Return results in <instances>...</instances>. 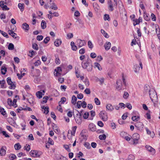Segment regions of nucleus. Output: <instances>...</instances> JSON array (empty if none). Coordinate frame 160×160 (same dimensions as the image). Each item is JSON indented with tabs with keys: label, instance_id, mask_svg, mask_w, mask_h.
Masks as SVG:
<instances>
[{
	"label": "nucleus",
	"instance_id": "obj_5",
	"mask_svg": "<svg viewBox=\"0 0 160 160\" xmlns=\"http://www.w3.org/2000/svg\"><path fill=\"white\" fill-rule=\"evenodd\" d=\"M140 135L137 133H135L132 135V138L133 139L132 143L133 144L138 143V141L139 139Z\"/></svg>",
	"mask_w": 160,
	"mask_h": 160
},
{
	"label": "nucleus",
	"instance_id": "obj_1",
	"mask_svg": "<svg viewBox=\"0 0 160 160\" xmlns=\"http://www.w3.org/2000/svg\"><path fill=\"white\" fill-rule=\"evenodd\" d=\"M82 68L84 69H86L88 72H91L92 69L93 65L91 60L89 56L86 60H83L81 62Z\"/></svg>",
	"mask_w": 160,
	"mask_h": 160
},
{
	"label": "nucleus",
	"instance_id": "obj_9",
	"mask_svg": "<svg viewBox=\"0 0 160 160\" xmlns=\"http://www.w3.org/2000/svg\"><path fill=\"white\" fill-rule=\"evenodd\" d=\"M4 2L1 1L0 2V6L2 8L3 10H9V8H8L6 5H4Z\"/></svg>",
	"mask_w": 160,
	"mask_h": 160
},
{
	"label": "nucleus",
	"instance_id": "obj_21",
	"mask_svg": "<svg viewBox=\"0 0 160 160\" xmlns=\"http://www.w3.org/2000/svg\"><path fill=\"white\" fill-rule=\"evenodd\" d=\"M42 108L44 110V113L45 114H47L49 112V108L48 106H46L45 107L44 106H43L42 107Z\"/></svg>",
	"mask_w": 160,
	"mask_h": 160
},
{
	"label": "nucleus",
	"instance_id": "obj_17",
	"mask_svg": "<svg viewBox=\"0 0 160 160\" xmlns=\"http://www.w3.org/2000/svg\"><path fill=\"white\" fill-rule=\"evenodd\" d=\"M8 34L11 35L13 38H17V34L11 30H9L8 31Z\"/></svg>",
	"mask_w": 160,
	"mask_h": 160
},
{
	"label": "nucleus",
	"instance_id": "obj_49",
	"mask_svg": "<svg viewBox=\"0 0 160 160\" xmlns=\"http://www.w3.org/2000/svg\"><path fill=\"white\" fill-rule=\"evenodd\" d=\"M134 156L132 154L129 155L128 157V160H134Z\"/></svg>",
	"mask_w": 160,
	"mask_h": 160
},
{
	"label": "nucleus",
	"instance_id": "obj_31",
	"mask_svg": "<svg viewBox=\"0 0 160 160\" xmlns=\"http://www.w3.org/2000/svg\"><path fill=\"white\" fill-rule=\"evenodd\" d=\"M111 47V43L110 42H108L107 43V45H104V47L105 49L106 50H108L110 49V47Z\"/></svg>",
	"mask_w": 160,
	"mask_h": 160
},
{
	"label": "nucleus",
	"instance_id": "obj_19",
	"mask_svg": "<svg viewBox=\"0 0 160 160\" xmlns=\"http://www.w3.org/2000/svg\"><path fill=\"white\" fill-rule=\"evenodd\" d=\"M66 99L65 97H62L61 98V101L58 102L59 106V107H61V105L62 104H63L66 101Z\"/></svg>",
	"mask_w": 160,
	"mask_h": 160
},
{
	"label": "nucleus",
	"instance_id": "obj_6",
	"mask_svg": "<svg viewBox=\"0 0 160 160\" xmlns=\"http://www.w3.org/2000/svg\"><path fill=\"white\" fill-rule=\"evenodd\" d=\"M135 126L138 130L141 132L143 128L144 125L142 122H139L135 123Z\"/></svg>",
	"mask_w": 160,
	"mask_h": 160
},
{
	"label": "nucleus",
	"instance_id": "obj_11",
	"mask_svg": "<svg viewBox=\"0 0 160 160\" xmlns=\"http://www.w3.org/2000/svg\"><path fill=\"white\" fill-rule=\"evenodd\" d=\"M108 8L109 10L111 11H113L114 8L112 1L110 0L108 1Z\"/></svg>",
	"mask_w": 160,
	"mask_h": 160
},
{
	"label": "nucleus",
	"instance_id": "obj_57",
	"mask_svg": "<svg viewBox=\"0 0 160 160\" xmlns=\"http://www.w3.org/2000/svg\"><path fill=\"white\" fill-rule=\"evenodd\" d=\"M57 70L56 69L55 70V71H56V74H60L59 73V72L60 71H62V68L60 67H58L57 68Z\"/></svg>",
	"mask_w": 160,
	"mask_h": 160
},
{
	"label": "nucleus",
	"instance_id": "obj_10",
	"mask_svg": "<svg viewBox=\"0 0 160 160\" xmlns=\"http://www.w3.org/2000/svg\"><path fill=\"white\" fill-rule=\"evenodd\" d=\"M105 79L103 78H99L97 77H95V80L96 82H99V84L102 85L104 83Z\"/></svg>",
	"mask_w": 160,
	"mask_h": 160
},
{
	"label": "nucleus",
	"instance_id": "obj_36",
	"mask_svg": "<svg viewBox=\"0 0 160 160\" xmlns=\"http://www.w3.org/2000/svg\"><path fill=\"white\" fill-rule=\"evenodd\" d=\"M104 20H108V21L110 20L109 16L108 14H105L104 16Z\"/></svg>",
	"mask_w": 160,
	"mask_h": 160
},
{
	"label": "nucleus",
	"instance_id": "obj_3",
	"mask_svg": "<svg viewBox=\"0 0 160 160\" xmlns=\"http://www.w3.org/2000/svg\"><path fill=\"white\" fill-rule=\"evenodd\" d=\"M149 96L152 101L153 102L156 101L158 99V96L155 91H150Z\"/></svg>",
	"mask_w": 160,
	"mask_h": 160
},
{
	"label": "nucleus",
	"instance_id": "obj_43",
	"mask_svg": "<svg viewBox=\"0 0 160 160\" xmlns=\"http://www.w3.org/2000/svg\"><path fill=\"white\" fill-rule=\"evenodd\" d=\"M7 81L8 85H11V84L13 83L11 80V79L10 77L8 78L7 79Z\"/></svg>",
	"mask_w": 160,
	"mask_h": 160
},
{
	"label": "nucleus",
	"instance_id": "obj_32",
	"mask_svg": "<svg viewBox=\"0 0 160 160\" xmlns=\"http://www.w3.org/2000/svg\"><path fill=\"white\" fill-rule=\"evenodd\" d=\"M134 71L136 72H137L140 70V67H139L138 65L136 64L134 66Z\"/></svg>",
	"mask_w": 160,
	"mask_h": 160
},
{
	"label": "nucleus",
	"instance_id": "obj_47",
	"mask_svg": "<svg viewBox=\"0 0 160 160\" xmlns=\"http://www.w3.org/2000/svg\"><path fill=\"white\" fill-rule=\"evenodd\" d=\"M50 38L49 37H47L44 39L43 42L45 44H47L50 41Z\"/></svg>",
	"mask_w": 160,
	"mask_h": 160
},
{
	"label": "nucleus",
	"instance_id": "obj_22",
	"mask_svg": "<svg viewBox=\"0 0 160 160\" xmlns=\"http://www.w3.org/2000/svg\"><path fill=\"white\" fill-rule=\"evenodd\" d=\"M0 112L1 114L3 116H5V117H7V115L6 114V111L3 108H0Z\"/></svg>",
	"mask_w": 160,
	"mask_h": 160
},
{
	"label": "nucleus",
	"instance_id": "obj_48",
	"mask_svg": "<svg viewBox=\"0 0 160 160\" xmlns=\"http://www.w3.org/2000/svg\"><path fill=\"white\" fill-rule=\"evenodd\" d=\"M95 102L97 105H99L100 104V102L99 99L97 98H95L94 99Z\"/></svg>",
	"mask_w": 160,
	"mask_h": 160
},
{
	"label": "nucleus",
	"instance_id": "obj_8",
	"mask_svg": "<svg viewBox=\"0 0 160 160\" xmlns=\"http://www.w3.org/2000/svg\"><path fill=\"white\" fill-rule=\"evenodd\" d=\"M77 45L78 46V47L80 48L86 44L85 41L84 40H82L80 39H78L77 40Z\"/></svg>",
	"mask_w": 160,
	"mask_h": 160
},
{
	"label": "nucleus",
	"instance_id": "obj_62",
	"mask_svg": "<svg viewBox=\"0 0 160 160\" xmlns=\"http://www.w3.org/2000/svg\"><path fill=\"white\" fill-rule=\"evenodd\" d=\"M43 36L42 35H38L37 37V39L38 41H41L43 39Z\"/></svg>",
	"mask_w": 160,
	"mask_h": 160
},
{
	"label": "nucleus",
	"instance_id": "obj_13",
	"mask_svg": "<svg viewBox=\"0 0 160 160\" xmlns=\"http://www.w3.org/2000/svg\"><path fill=\"white\" fill-rule=\"evenodd\" d=\"M89 129L90 130L94 132L96 129V126L92 123H90L88 126Z\"/></svg>",
	"mask_w": 160,
	"mask_h": 160
},
{
	"label": "nucleus",
	"instance_id": "obj_64",
	"mask_svg": "<svg viewBox=\"0 0 160 160\" xmlns=\"http://www.w3.org/2000/svg\"><path fill=\"white\" fill-rule=\"evenodd\" d=\"M90 56L91 58H95L96 57L97 55L95 53L92 52L90 54Z\"/></svg>",
	"mask_w": 160,
	"mask_h": 160
},
{
	"label": "nucleus",
	"instance_id": "obj_60",
	"mask_svg": "<svg viewBox=\"0 0 160 160\" xmlns=\"http://www.w3.org/2000/svg\"><path fill=\"white\" fill-rule=\"evenodd\" d=\"M9 85L10 86L9 87V88L10 89H15L16 87V85L15 84H13V83L11 84V85Z\"/></svg>",
	"mask_w": 160,
	"mask_h": 160
},
{
	"label": "nucleus",
	"instance_id": "obj_61",
	"mask_svg": "<svg viewBox=\"0 0 160 160\" xmlns=\"http://www.w3.org/2000/svg\"><path fill=\"white\" fill-rule=\"evenodd\" d=\"M48 142L51 145L54 144V142L53 140L50 138H49L48 139Z\"/></svg>",
	"mask_w": 160,
	"mask_h": 160
},
{
	"label": "nucleus",
	"instance_id": "obj_4",
	"mask_svg": "<svg viewBox=\"0 0 160 160\" xmlns=\"http://www.w3.org/2000/svg\"><path fill=\"white\" fill-rule=\"evenodd\" d=\"M30 155L33 157H39L42 154V152H39L37 150H31L30 153Z\"/></svg>",
	"mask_w": 160,
	"mask_h": 160
},
{
	"label": "nucleus",
	"instance_id": "obj_42",
	"mask_svg": "<svg viewBox=\"0 0 160 160\" xmlns=\"http://www.w3.org/2000/svg\"><path fill=\"white\" fill-rule=\"evenodd\" d=\"M32 47L34 49L38 50V47L37 44L35 43H32Z\"/></svg>",
	"mask_w": 160,
	"mask_h": 160
},
{
	"label": "nucleus",
	"instance_id": "obj_24",
	"mask_svg": "<svg viewBox=\"0 0 160 160\" xmlns=\"http://www.w3.org/2000/svg\"><path fill=\"white\" fill-rule=\"evenodd\" d=\"M107 109L109 111H112L114 109V108L111 104H108L106 106Z\"/></svg>",
	"mask_w": 160,
	"mask_h": 160
},
{
	"label": "nucleus",
	"instance_id": "obj_27",
	"mask_svg": "<svg viewBox=\"0 0 160 160\" xmlns=\"http://www.w3.org/2000/svg\"><path fill=\"white\" fill-rule=\"evenodd\" d=\"M41 27L42 29H44L46 27V23L44 20H42L41 23Z\"/></svg>",
	"mask_w": 160,
	"mask_h": 160
},
{
	"label": "nucleus",
	"instance_id": "obj_40",
	"mask_svg": "<svg viewBox=\"0 0 160 160\" xmlns=\"http://www.w3.org/2000/svg\"><path fill=\"white\" fill-rule=\"evenodd\" d=\"M8 49L9 50H12L14 48V45L12 43L9 44L8 46Z\"/></svg>",
	"mask_w": 160,
	"mask_h": 160
},
{
	"label": "nucleus",
	"instance_id": "obj_54",
	"mask_svg": "<svg viewBox=\"0 0 160 160\" xmlns=\"http://www.w3.org/2000/svg\"><path fill=\"white\" fill-rule=\"evenodd\" d=\"M84 146L88 149H90L91 148V146L89 143L87 142H86L84 143Z\"/></svg>",
	"mask_w": 160,
	"mask_h": 160
},
{
	"label": "nucleus",
	"instance_id": "obj_56",
	"mask_svg": "<svg viewBox=\"0 0 160 160\" xmlns=\"http://www.w3.org/2000/svg\"><path fill=\"white\" fill-rule=\"evenodd\" d=\"M128 112H126L122 116V120H125L126 119V118L128 116Z\"/></svg>",
	"mask_w": 160,
	"mask_h": 160
},
{
	"label": "nucleus",
	"instance_id": "obj_35",
	"mask_svg": "<svg viewBox=\"0 0 160 160\" xmlns=\"http://www.w3.org/2000/svg\"><path fill=\"white\" fill-rule=\"evenodd\" d=\"M46 1L47 5L49 8L52 5V3L54 2L53 0H47Z\"/></svg>",
	"mask_w": 160,
	"mask_h": 160
},
{
	"label": "nucleus",
	"instance_id": "obj_34",
	"mask_svg": "<svg viewBox=\"0 0 160 160\" xmlns=\"http://www.w3.org/2000/svg\"><path fill=\"white\" fill-rule=\"evenodd\" d=\"M52 5L49 8H51L52 9H54V10H56L58 9V7L56 6L54 2H52Z\"/></svg>",
	"mask_w": 160,
	"mask_h": 160
},
{
	"label": "nucleus",
	"instance_id": "obj_39",
	"mask_svg": "<svg viewBox=\"0 0 160 160\" xmlns=\"http://www.w3.org/2000/svg\"><path fill=\"white\" fill-rule=\"evenodd\" d=\"M48 99V96H45L43 98V100L41 102L42 103L44 104L46 103Z\"/></svg>",
	"mask_w": 160,
	"mask_h": 160
},
{
	"label": "nucleus",
	"instance_id": "obj_52",
	"mask_svg": "<svg viewBox=\"0 0 160 160\" xmlns=\"http://www.w3.org/2000/svg\"><path fill=\"white\" fill-rule=\"evenodd\" d=\"M89 115V113L88 112H86L84 113V115L83 116V118L85 119H86L88 118Z\"/></svg>",
	"mask_w": 160,
	"mask_h": 160
},
{
	"label": "nucleus",
	"instance_id": "obj_2",
	"mask_svg": "<svg viewBox=\"0 0 160 160\" xmlns=\"http://www.w3.org/2000/svg\"><path fill=\"white\" fill-rule=\"evenodd\" d=\"M76 111L77 113L76 115H73L74 117L76 123L78 124H80L82 122V115L81 114V113H79L78 111L77 110H76Z\"/></svg>",
	"mask_w": 160,
	"mask_h": 160
},
{
	"label": "nucleus",
	"instance_id": "obj_20",
	"mask_svg": "<svg viewBox=\"0 0 160 160\" xmlns=\"http://www.w3.org/2000/svg\"><path fill=\"white\" fill-rule=\"evenodd\" d=\"M4 147H2L0 150V155L1 156H3L6 153V151L3 148Z\"/></svg>",
	"mask_w": 160,
	"mask_h": 160
},
{
	"label": "nucleus",
	"instance_id": "obj_28",
	"mask_svg": "<svg viewBox=\"0 0 160 160\" xmlns=\"http://www.w3.org/2000/svg\"><path fill=\"white\" fill-rule=\"evenodd\" d=\"M77 100V98L75 95H73L72 97V103L73 105H75Z\"/></svg>",
	"mask_w": 160,
	"mask_h": 160
},
{
	"label": "nucleus",
	"instance_id": "obj_44",
	"mask_svg": "<svg viewBox=\"0 0 160 160\" xmlns=\"http://www.w3.org/2000/svg\"><path fill=\"white\" fill-rule=\"evenodd\" d=\"M83 82H84V83L86 86V87H88L89 86V83L88 80L87 78H86L84 80Z\"/></svg>",
	"mask_w": 160,
	"mask_h": 160
},
{
	"label": "nucleus",
	"instance_id": "obj_58",
	"mask_svg": "<svg viewBox=\"0 0 160 160\" xmlns=\"http://www.w3.org/2000/svg\"><path fill=\"white\" fill-rule=\"evenodd\" d=\"M84 92L86 94H90L91 93L90 89L88 88H86Z\"/></svg>",
	"mask_w": 160,
	"mask_h": 160
},
{
	"label": "nucleus",
	"instance_id": "obj_30",
	"mask_svg": "<svg viewBox=\"0 0 160 160\" xmlns=\"http://www.w3.org/2000/svg\"><path fill=\"white\" fill-rule=\"evenodd\" d=\"M43 95V94H42V93L40 91H38L36 93V95L39 99L42 97V95Z\"/></svg>",
	"mask_w": 160,
	"mask_h": 160
},
{
	"label": "nucleus",
	"instance_id": "obj_41",
	"mask_svg": "<svg viewBox=\"0 0 160 160\" xmlns=\"http://www.w3.org/2000/svg\"><path fill=\"white\" fill-rule=\"evenodd\" d=\"M0 32L1 34L4 37H6L7 38H9V36L8 35V34L6 32H4L2 31L1 30H0Z\"/></svg>",
	"mask_w": 160,
	"mask_h": 160
},
{
	"label": "nucleus",
	"instance_id": "obj_29",
	"mask_svg": "<svg viewBox=\"0 0 160 160\" xmlns=\"http://www.w3.org/2000/svg\"><path fill=\"white\" fill-rule=\"evenodd\" d=\"M17 158L16 156L14 154H10L9 156V158L10 160H13Z\"/></svg>",
	"mask_w": 160,
	"mask_h": 160
},
{
	"label": "nucleus",
	"instance_id": "obj_51",
	"mask_svg": "<svg viewBox=\"0 0 160 160\" xmlns=\"http://www.w3.org/2000/svg\"><path fill=\"white\" fill-rule=\"evenodd\" d=\"M150 110H148V112H147L146 115L147 118L148 119H150L151 118V115L150 113Z\"/></svg>",
	"mask_w": 160,
	"mask_h": 160
},
{
	"label": "nucleus",
	"instance_id": "obj_25",
	"mask_svg": "<svg viewBox=\"0 0 160 160\" xmlns=\"http://www.w3.org/2000/svg\"><path fill=\"white\" fill-rule=\"evenodd\" d=\"M18 7L21 12H22L24 10V5L23 3H19L18 4Z\"/></svg>",
	"mask_w": 160,
	"mask_h": 160
},
{
	"label": "nucleus",
	"instance_id": "obj_26",
	"mask_svg": "<svg viewBox=\"0 0 160 160\" xmlns=\"http://www.w3.org/2000/svg\"><path fill=\"white\" fill-rule=\"evenodd\" d=\"M77 128V127L76 126H75L72 127V131H71V133L72 135L74 136Z\"/></svg>",
	"mask_w": 160,
	"mask_h": 160
},
{
	"label": "nucleus",
	"instance_id": "obj_59",
	"mask_svg": "<svg viewBox=\"0 0 160 160\" xmlns=\"http://www.w3.org/2000/svg\"><path fill=\"white\" fill-rule=\"evenodd\" d=\"M129 94L127 92H125L124 93V94L123 95V98L124 99H127L129 96Z\"/></svg>",
	"mask_w": 160,
	"mask_h": 160
},
{
	"label": "nucleus",
	"instance_id": "obj_16",
	"mask_svg": "<svg viewBox=\"0 0 160 160\" xmlns=\"http://www.w3.org/2000/svg\"><path fill=\"white\" fill-rule=\"evenodd\" d=\"M22 28L25 31H28L29 29V25L27 23H24L22 24Z\"/></svg>",
	"mask_w": 160,
	"mask_h": 160
},
{
	"label": "nucleus",
	"instance_id": "obj_50",
	"mask_svg": "<svg viewBox=\"0 0 160 160\" xmlns=\"http://www.w3.org/2000/svg\"><path fill=\"white\" fill-rule=\"evenodd\" d=\"M63 147L68 152H70L71 151V150L69 148V146L66 144L64 145H63Z\"/></svg>",
	"mask_w": 160,
	"mask_h": 160
},
{
	"label": "nucleus",
	"instance_id": "obj_37",
	"mask_svg": "<svg viewBox=\"0 0 160 160\" xmlns=\"http://www.w3.org/2000/svg\"><path fill=\"white\" fill-rule=\"evenodd\" d=\"M106 138V136L104 134L100 135L99 136V138L101 140H104Z\"/></svg>",
	"mask_w": 160,
	"mask_h": 160
},
{
	"label": "nucleus",
	"instance_id": "obj_55",
	"mask_svg": "<svg viewBox=\"0 0 160 160\" xmlns=\"http://www.w3.org/2000/svg\"><path fill=\"white\" fill-rule=\"evenodd\" d=\"M88 45L90 48L92 49L93 46L91 41H89L88 43Z\"/></svg>",
	"mask_w": 160,
	"mask_h": 160
},
{
	"label": "nucleus",
	"instance_id": "obj_38",
	"mask_svg": "<svg viewBox=\"0 0 160 160\" xmlns=\"http://www.w3.org/2000/svg\"><path fill=\"white\" fill-rule=\"evenodd\" d=\"M101 33L103 34V35L105 38H108L109 36L108 34L105 32V31L103 29H101Z\"/></svg>",
	"mask_w": 160,
	"mask_h": 160
},
{
	"label": "nucleus",
	"instance_id": "obj_14",
	"mask_svg": "<svg viewBox=\"0 0 160 160\" xmlns=\"http://www.w3.org/2000/svg\"><path fill=\"white\" fill-rule=\"evenodd\" d=\"M62 42L61 39H57L54 42V44L56 47H58L61 44Z\"/></svg>",
	"mask_w": 160,
	"mask_h": 160
},
{
	"label": "nucleus",
	"instance_id": "obj_53",
	"mask_svg": "<svg viewBox=\"0 0 160 160\" xmlns=\"http://www.w3.org/2000/svg\"><path fill=\"white\" fill-rule=\"evenodd\" d=\"M82 102L81 101H78L77 103V106L78 108H80L81 107Z\"/></svg>",
	"mask_w": 160,
	"mask_h": 160
},
{
	"label": "nucleus",
	"instance_id": "obj_18",
	"mask_svg": "<svg viewBox=\"0 0 160 160\" xmlns=\"http://www.w3.org/2000/svg\"><path fill=\"white\" fill-rule=\"evenodd\" d=\"M71 48L72 50L74 51H76L77 49V47L75 45L74 42H71Z\"/></svg>",
	"mask_w": 160,
	"mask_h": 160
},
{
	"label": "nucleus",
	"instance_id": "obj_46",
	"mask_svg": "<svg viewBox=\"0 0 160 160\" xmlns=\"http://www.w3.org/2000/svg\"><path fill=\"white\" fill-rule=\"evenodd\" d=\"M24 148V149L27 151H29L30 150V147L29 144H26Z\"/></svg>",
	"mask_w": 160,
	"mask_h": 160
},
{
	"label": "nucleus",
	"instance_id": "obj_7",
	"mask_svg": "<svg viewBox=\"0 0 160 160\" xmlns=\"http://www.w3.org/2000/svg\"><path fill=\"white\" fill-rule=\"evenodd\" d=\"M100 117L102 120L104 121H107L108 119V116L107 113L104 111H102L99 113Z\"/></svg>",
	"mask_w": 160,
	"mask_h": 160
},
{
	"label": "nucleus",
	"instance_id": "obj_12",
	"mask_svg": "<svg viewBox=\"0 0 160 160\" xmlns=\"http://www.w3.org/2000/svg\"><path fill=\"white\" fill-rule=\"evenodd\" d=\"M145 148L149 152H152L153 154H154L155 152V151L154 148L152 147L149 145H146Z\"/></svg>",
	"mask_w": 160,
	"mask_h": 160
},
{
	"label": "nucleus",
	"instance_id": "obj_45",
	"mask_svg": "<svg viewBox=\"0 0 160 160\" xmlns=\"http://www.w3.org/2000/svg\"><path fill=\"white\" fill-rule=\"evenodd\" d=\"M95 66L97 67L98 69L99 70H102V68H101L100 64L97 62H95L94 63Z\"/></svg>",
	"mask_w": 160,
	"mask_h": 160
},
{
	"label": "nucleus",
	"instance_id": "obj_63",
	"mask_svg": "<svg viewBox=\"0 0 160 160\" xmlns=\"http://www.w3.org/2000/svg\"><path fill=\"white\" fill-rule=\"evenodd\" d=\"M126 107L129 110H131L132 108V106L130 103H127L126 104Z\"/></svg>",
	"mask_w": 160,
	"mask_h": 160
},
{
	"label": "nucleus",
	"instance_id": "obj_15",
	"mask_svg": "<svg viewBox=\"0 0 160 160\" xmlns=\"http://www.w3.org/2000/svg\"><path fill=\"white\" fill-rule=\"evenodd\" d=\"M117 86L116 87V89L118 90H120L121 89V85H122L121 81L120 80H118L117 81Z\"/></svg>",
	"mask_w": 160,
	"mask_h": 160
},
{
	"label": "nucleus",
	"instance_id": "obj_33",
	"mask_svg": "<svg viewBox=\"0 0 160 160\" xmlns=\"http://www.w3.org/2000/svg\"><path fill=\"white\" fill-rule=\"evenodd\" d=\"M21 147V145L19 143H18L14 145L15 149L16 150L20 149Z\"/></svg>",
	"mask_w": 160,
	"mask_h": 160
},
{
	"label": "nucleus",
	"instance_id": "obj_23",
	"mask_svg": "<svg viewBox=\"0 0 160 160\" xmlns=\"http://www.w3.org/2000/svg\"><path fill=\"white\" fill-rule=\"evenodd\" d=\"M1 73L3 75H5L7 71V68L5 66H2L1 69Z\"/></svg>",
	"mask_w": 160,
	"mask_h": 160
}]
</instances>
